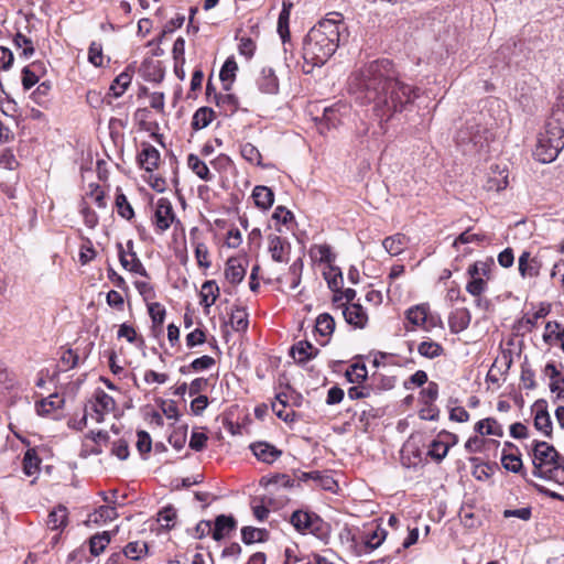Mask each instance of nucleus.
Returning <instances> with one entry per match:
<instances>
[{"instance_id":"obj_40","label":"nucleus","mask_w":564,"mask_h":564,"mask_svg":"<svg viewBox=\"0 0 564 564\" xmlns=\"http://www.w3.org/2000/svg\"><path fill=\"white\" fill-rule=\"evenodd\" d=\"M470 278L468 283L466 284V291L473 296H480L484 292H486L488 288L487 279L476 275L474 273H467Z\"/></svg>"},{"instance_id":"obj_23","label":"nucleus","mask_w":564,"mask_h":564,"mask_svg":"<svg viewBox=\"0 0 564 564\" xmlns=\"http://www.w3.org/2000/svg\"><path fill=\"white\" fill-rule=\"evenodd\" d=\"M118 517V513L116 511L115 507H111L109 505L100 506L98 509H96L93 513L88 514L87 520L85 523L87 525L90 524H104L108 521H112Z\"/></svg>"},{"instance_id":"obj_16","label":"nucleus","mask_w":564,"mask_h":564,"mask_svg":"<svg viewBox=\"0 0 564 564\" xmlns=\"http://www.w3.org/2000/svg\"><path fill=\"white\" fill-rule=\"evenodd\" d=\"M256 84L263 94L274 95L279 91V79L271 67H263L259 73Z\"/></svg>"},{"instance_id":"obj_5","label":"nucleus","mask_w":564,"mask_h":564,"mask_svg":"<svg viewBox=\"0 0 564 564\" xmlns=\"http://www.w3.org/2000/svg\"><path fill=\"white\" fill-rule=\"evenodd\" d=\"M488 131L476 123L468 122L456 134V143L465 153H476L487 144Z\"/></svg>"},{"instance_id":"obj_2","label":"nucleus","mask_w":564,"mask_h":564,"mask_svg":"<svg viewBox=\"0 0 564 564\" xmlns=\"http://www.w3.org/2000/svg\"><path fill=\"white\" fill-rule=\"evenodd\" d=\"M346 31L343 15L338 12H329L314 25L303 43V58L311 66L304 72L311 73L315 66L324 65L338 48Z\"/></svg>"},{"instance_id":"obj_56","label":"nucleus","mask_w":564,"mask_h":564,"mask_svg":"<svg viewBox=\"0 0 564 564\" xmlns=\"http://www.w3.org/2000/svg\"><path fill=\"white\" fill-rule=\"evenodd\" d=\"M195 258L197 261L198 267L208 269L212 265V262L209 261V251L205 243L197 242L195 243Z\"/></svg>"},{"instance_id":"obj_26","label":"nucleus","mask_w":564,"mask_h":564,"mask_svg":"<svg viewBox=\"0 0 564 564\" xmlns=\"http://www.w3.org/2000/svg\"><path fill=\"white\" fill-rule=\"evenodd\" d=\"M214 102L216 104V106L221 110V112L225 116L234 115L239 107L238 98L235 95L229 94V93H226V94L215 93Z\"/></svg>"},{"instance_id":"obj_63","label":"nucleus","mask_w":564,"mask_h":564,"mask_svg":"<svg viewBox=\"0 0 564 564\" xmlns=\"http://www.w3.org/2000/svg\"><path fill=\"white\" fill-rule=\"evenodd\" d=\"M137 440V448L141 455H145L150 453L152 448V441L148 432L145 431H139Z\"/></svg>"},{"instance_id":"obj_53","label":"nucleus","mask_w":564,"mask_h":564,"mask_svg":"<svg viewBox=\"0 0 564 564\" xmlns=\"http://www.w3.org/2000/svg\"><path fill=\"white\" fill-rule=\"evenodd\" d=\"M176 520V510L171 507H164L159 513H158V522L161 524L162 528L170 529L174 527Z\"/></svg>"},{"instance_id":"obj_1","label":"nucleus","mask_w":564,"mask_h":564,"mask_svg":"<svg viewBox=\"0 0 564 564\" xmlns=\"http://www.w3.org/2000/svg\"><path fill=\"white\" fill-rule=\"evenodd\" d=\"M348 91L360 105H371L378 129L369 132L367 122L356 129V138L368 149L377 148L387 132V123L411 106L419 97L417 88L400 79L390 59H376L352 73L348 78Z\"/></svg>"},{"instance_id":"obj_14","label":"nucleus","mask_w":564,"mask_h":564,"mask_svg":"<svg viewBox=\"0 0 564 564\" xmlns=\"http://www.w3.org/2000/svg\"><path fill=\"white\" fill-rule=\"evenodd\" d=\"M250 449L258 460L265 464H273L281 455L282 451L268 442H256L250 444Z\"/></svg>"},{"instance_id":"obj_62","label":"nucleus","mask_w":564,"mask_h":564,"mask_svg":"<svg viewBox=\"0 0 564 564\" xmlns=\"http://www.w3.org/2000/svg\"><path fill=\"white\" fill-rule=\"evenodd\" d=\"M88 61L96 67L102 65L104 56H102V46L100 43L93 42L88 50Z\"/></svg>"},{"instance_id":"obj_51","label":"nucleus","mask_w":564,"mask_h":564,"mask_svg":"<svg viewBox=\"0 0 564 564\" xmlns=\"http://www.w3.org/2000/svg\"><path fill=\"white\" fill-rule=\"evenodd\" d=\"M54 398H57V394H52L48 398L42 399L41 401L36 402L35 409L39 415H48L54 410L61 408V403L63 401H58V403H56L55 401H53Z\"/></svg>"},{"instance_id":"obj_57","label":"nucleus","mask_w":564,"mask_h":564,"mask_svg":"<svg viewBox=\"0 0 564 564\" xmlns=\"http://www.w3.org/2000/svg\"><path fill=\"white\" fill-rule=\"evenodd\" d=\"M494 265L492 261H476L469 265L467 273H474L489 280V274Z\"/></svg>"},{"instance_id":"obj_6","label":"nucleus","mask_w":564,"mask_h":564,"mask_svg":"<svg viewBox=\"0 0 564 564\" xmlns=\"http://www.w3.org/2000/svg\"><path fill=\"white\" fill-rule=\"evenodd\" d=\"M290 522L300 533L305 534L310 532L318 538L324 534L325 523L321 517L314 512L296 510L292 513Z\"/></svg>"},{"instance_id":"obj_55","label":"nucleus","mask_w":564,"mask_h":564,"mask_svg":"<svg viewBox=\"0 0 564 564\" xmlns=\"http://www.w3.org/2000/svg\"><path fill=\"white\" fill-rule=\"evenodd\" d=\"M346 376L350 382L359 383L367 379L368 370L366 365L355 364L347 370Z\"/></svg>"},{"instance_id":"obj_38","label":"nucleus","mask_w":564,"mask_h":564,"mask_svg":"<svg viewBox=\"0 0 564 564\" xmlns=\"http://www.w3.org/2000/svg\"><path fill=\"white\" fill-rule=\"evenodd\" d=\"M311 256L321 263H326L328 267L333 265L335 261V253L328 245H316L311 248Z\"/></svg>"},{"instance_id":"obj_64","label":"nucleus","mask_w":564,"mask_h":564,"mask_svg":"<svg viewBox=\"0 0 564 564\" xmlns=\"http://www.w3.org/2000/svg\"><path fill=\"white\" fill-rule=\"evenodd\" d=\"M422 400L425 404L433 403L438 397V384L436 382H429L427 386L421 391Z\"/></svg>"},{"instance_id":"obj_52","label":"nucleus","mask_w":564,"mask_h":564,"mask_svg":"<svg viewBox=\"0 0 564 564\" xmlns=\"http://www.w3.org/2000/svg\"><path fill=\"white\" fill-rule=\"evenodd\" d=\"M303 261L301 258L296 259L289 268L290 289L295 290L301 283L303 271Z\"/></svg>"},{"instance_id":"obj_34","label":"nucleus","mask_w":564,"mask_h":564,"mask_svg":"<svg viewBox=\"0 0 564 564\" xmlns=\"http://www.w3.org/2000/svg\"><path fill=\"white\" fill-rule=\"evenodd\" d=\"M132 80V75L124 70L120 73L111 83L109 91L115 98L121 97L128 87L130 86Z\"/></svg>"},{"instance_id":"obj_4","label":"nucleus","mask_w":564,"mask_h":564,"mask_svg":"<svg viewBox=\"0 0 564 564\" xmlns=\"http://www.w3.org/2000/svg\"><path fill=\"white\" fill-rule=\"evenodd\" d=\"M564 149V127L561 118H549L538 135L534 156L541 163H551Z\"/></svg>"},{"instance_id":"obj_60","label":"nucleus","mask_w":564,"mask_h":564,"mask_svg":"<svg viewBox=\"0 0 564 564\" xmlns=\"http://www.w3.org/2000/svg\"><path fill=\"white\" fill-rule=\"evenodd\" d=\"M31 67H37V64L33 63L31 66H25L22 69V86L25 90L31 89L39 82V76L31 69Z\"/></svg>"},{"instance_id":"obj_42","label":"nucleus","mask_w":564,"mask_h":564,"mask_svg":"<svg viewBox=\"0 0 564 564\" xmlns=\"http://www.w3.org/2000/svg\"><path fill=\"white\" fill-rule=\"evenodd\" d=\"M41 459L39 458L34 448H29L23 457V471L26 476H33L39 471V465Z\"/></svg>"},{"instance_id":"obj_30","label":"nucleus","mask_w":564,"mask_h":564,"mask_svg":"<svg viewBox=\"0 0 564 564\" xmlns=\"http://www.w3.org/2000/svg\"><path fill=\"white\" fill-rule=\"evenodd\" d=\"M291 8H292V3L283 2L282 10L280 11L279 19H278V33H279L284 45L286 44V42L290 39L289 22H290Z\"/></svg>"},{"instance_id":"obj_36","label":"nucleus","mask_w":564,"mask_h":564,"mask_svg":"<svg viewBox=\"0 0 564 564\" xmlns=\"http://www.w3.org/2000/svg\"><path fill=\"white\" fill-rule=\"evenodd\" d=\"M187 165L200 180L208 182L213 178V174L210 173L206 163L203 162L196 154L188 155Z\"/></svg>"},{"instance_id":"obj_31","label":"nucleus","mask_w":564,"mask_h":564,"mask_svg":"<svg viewBox=\"0 0 564 564\" xmlns=\"http://www.w3.org/2000/svg\"><path fill=\"white\" fill-rule=\"evenodd\" d=\"M238 65L234 57H228L221 66L219 78L223 83L224 89L228 91L236 77Z\"/></svg>"},{"instance_id":"obj_35","label":"nucleus","mask_w":564,"mask_h":564,"mask_svg":"<svg viewBox=\"0 0 564 564\" xmlns=\"http://www.w3.org/2000/svg\"><path fill=\"white\" fill-rule=\"evenodd\" d=\"M215 112L209 107L198 108L192 118V127L195 130L206 128L214 120Z\"/></svg>"},{"instance_id":"obj_7","label":"nucleus","mask_w":564,"mask_h":564,"mask_svg":"<svg viewBox=\"0 0 564 564\" xmlns=\"http://www.w3.org/2000/svg\"><path fill=\"white\" fill-rule=\"evenodd\" d=\"M116 409V401L111 395L106 393L102 389H96L93 400L90 401V417L97 423H101L105 416Z\"/></svg>"},{"instance_id":"obj_24","label":"nucleus","mask_w":564,"mask_h":564,"mask_svg":"<svg viewBox=\"0 0 564 564\" xmlns=\"http://www.w3.org/2000/svg\"><path fill=\"white\" fill-rule=\"evenodd\" d=\"M200 305L204 306L206 313L209 312V307L215 304L216 300L219 296V286L216 281L208 280L205 281L200 289Z\"/></svg>"},{"instance_id":"obj_9","label":"nucleus","mask_w":564,"mask_h":564,"mask_svg":"<svg viewBox=\"0 0 564 564\" xmlns=\"http://www.w3.org/2000/svg\"><path fill=\"white\" fill-rule=\"evenodd\" d=\"M118 257L120 264L123 269L137 273L143 276H147V270L144 269L142 262L138 258L137 253L133 251V242L129 240L127 242V250L124 249L121 242L117 243Z\"/></svg>"},{"instance_id":"obj_59","label":"nucleus","mask_w":564,"mask_h":564,"mask_svg":"<svg viewBox=\"0 0 564 564\" xmlns=\"http://www.w3.org/2000/svg\"><path fill=\"white\" fill-rule=\"evenodd\" d=\"M19 166V162L13 154L12 150L4 149L0 151V169L15 170Z\"/></svg>"},{"instance_id":"obj_37","label":"nucleus","mask_w":564,"mask_h":564,"mask_svg":"<svg viewBox=\"0 0 564 564\" xmlns=\"http://www.w3.org/2000/svg\"><path fill=\"white\" fill-rule=\"evenodd\" d=\"M324 279L326 280L328 288L333 292H339L343 285V273L340 268L333 265L327 267V270L323 272Z\"/></svg>"},{"instance_id":"obj_49","label":"nucleus","mask_w":564,"mask_h":564,"mask_svg":"<svg viewBox=\"0 0 564 564\" xmlns=\"http://www.w3.org/2000/svg\"><path fill=\"white\" fill-rule=\"evenodd\" d=\"M448 449H449L448 443L442 442L440 440H434L429 446L427 455L432 459H434L436 462H441L442 459H444L446 457Z\"/></svg>"},{"instance_id":"obj_8","label":"nucleus","mask_w":564,"mask_h":564,"mask_svg":"<svg viewBox=\"0 0 564 564\" xmlns=\"http://www.w3.org/2000/svg\"><path fill=\"white\" fill-rule=\"evenodd\" d=\"M172 203L169 198L162 197L156 202L152 223L158 234L166 231L175 219Z\"/></svg>"},{"instance_id":"obj_11","label":"nucleus","mask_w":564,"mask_h":564,"mask_svg":"<svg viewBox=\"0 0 564 564\" xmlns=\"http://www.w3.org/2000/svg\"><path fill=\"white\" fill-rule=\"evenodd\" d=\"M343 316L346 323L354 328L362 329L368 324V314L358 303L345 304L343 308Z\"/></svg>"},{"instance_id":"obj_21","label":"nucleus","mask_w":564,"mask_h":564,"mask_svg":"<svg viewBox=\"0 0 564 564\" xmlns=\"http://www.w3.org/2000/svg\"><path fill=\"white\" fill-rule=\"evenodd\" d=\"M471 321L469 311L465 307L456 308L448 317V326L453 334L465 330Z\"/></svg>"},{"instance_id":"obj_54","label":"nucleus","mask_w":564,"mask_h":564,"mask_svg":"<svg viewBox=\"0 0 564 564\" xmlns=\"http://www.w3.org/2000/svg\"><path fill=\"white\" fill-rule=\"evenodd\" d=\"M148 311L153 325L162 326L166 314L164 306L158 302L149 303Z\"/></svg>"},{"instance_id":"obj_58","label":"nucleus","mask_w":564,"mask_h":564,"mask_svg":"<svg viewBox=\"0 0 564 564\" xmlns=\"http://www.w3.org/2000/svg\"><path fill=\"white\" fill-rule=\"evenodd\" d=\"M116 206L118 208V214L126 219H131L134 215L133 208L128 202L124 194H118L116 197Z\"/></svg>"},{"instance_id":"obj_50","label":"nucleus","mask_w":564,"mask_h":564,"mask_svg":"<svg viewBox=\"0 0 564 564\" xmlns=\"http://www.w3.org/2000/svg\"><path fill=\"white\" fill-rule=\"evenodd\" d=\"M501 464L503 468L514 474L520 473L523 467L520 456L514 454H507L506 449H503L501 455Z\"/></svg>"},{"instance_id":"obj_19","label":"nucleus","mask_w":564,"mask_h":564,"mask_svg":"<svg viewBox=\"0 0 564 564\" xmlns=\"http://www.w3.org/2000/svg\"><path fill=\"white\" fill-rule=\"evenodd\" d=\"M247 267L243 260L231 257L226 262L225 278L231 284H239L246 275Z\"/></svg>"},{"instance_id":"obj_41","label":"nucleus","mask_w":564,"mask_h":564,"mask_svg":"<svg viewBox=\"0 0 564 564\" xmlns=\"http://www.w3.org/2000/svg\"><path fill=\"white\" fill-rule=\"evenodd\" d=\"M417 351L421 356L433 359L440 357L444 352V348L441 344L433 340H424L420 343Z\"/></svg>"},{"instance_id":"obj_47","label":"nucleus","mask_w":564,"mask_h":564,"mask_svg":"<svg viewBox=\"0 0 564 564\" xmlns=\"http://www.w3.org/2000/svg\"><path fill=\"white\" fill-rule=\"evenodd\" d=\"M13 43L17 48L22 50L21 55L24 58H30L31 56H33L35 50L33 46V42L30 37L19 32L14 35Z\"/></svg>"},{"instance_id":"obj_61","label":"nucleus","mask_w":564,"mask_h":564,"mask_svg":"<svg viewBox=\"0 0 564 564\" xmlns=\"http://www.w3.org/2000/svg\"><path fill=\"white\" fill-rule=\"evenodd\" d=\"M520 380L522 387L527 390H532L535 388V373L534 371L525 364L521 366V376Z\"/></svg>"},{"instance_id":"obj_28","label":"nucleus","mask_w":564,"mask_h":564,"mask_svg":"<svg viewBox=\"0 0 564 564\" xmlns=\"http://www.w3.org/2000/svg\"><path fill=\"white\" fill-rule=\"evenodd\" d=\"M252 198L257 207L265 210L273 205L274 194L269 187L258 185L252 191Z\"/></svg>"},{"instance_id":"obj_48","label":"nucleus","mask_w":564,"mask_h":564,"mask_svg":"<svg viewBox=\"0 0 564 564\" xmlns=\"http://www.w3.org/2000/svg\"><path fill=\"white\" fill-rule=\"evenodd\" d=\"M215 365V359L210 356L204 355L199 358L194 359L189 366H183L180 371L182 373H187L188 369H192L194 371H203L206 369H209Z\"/></svg>"},{"instance_id":"obj_10","label":"nucleus","mask_w":564,"mask_h":564,"mask_svg":"<svg viewBox=\"0 0 564 564\" xmlns=\"http://www.w3.org/2000/svg\"><path fill=\"white\" fill-rule=\"evenodd\" d=\"M542 268V261L539 257L532 256L529 251H523L518 259V270L523 279H534L539 276Z\"/></svg>"},{"instance_id":"obj_12","label":"nucleus","mask_w":564,"mask_h":564,"mask_svg":"<svg viewBox=\"0 0 564 564\" xmlns=\"http://www.w3.org/2000/svg\"><path fill=\"white\" fill-rule=\"evenodd\" d=\"M268 249L271 258L275 262H288L291 243L285 239L276 235H270L268 237Z\"/></svg>"},{"instance_id":"obj_18","label":"nucleus","mask_w":564,"mask_h":564,"mask_svg":"<svg viewBox=\"0 0 564 564\" xmlns=\"http://www.w3.org/2000/svg\"><path fill=\"white\" fill-rule=\"evenodd\" d=\"M318 351V348L313 346L310 341L300 340L291 347L290 355L297 364L304 365L315 358Z\"/></svg>"},{"instance_id":"obj_33","label":"nucleus","mask_w":564,"mask_h":564,"mask_svg":"<svg viewBox=\"0 0 564 564\" xmlns=\"http://www.w3.org/2000/svg\"><path fill=\"white\" fill-rule=\"evenodd\" d=\"M112 534L113 533H111L109 531H104V532L94 534L89 539L90 553L95 556H98L99 554H101L105 551V549L107 547V545L110 543Z\"/></svg>"},{"instance_id":"obj_32","label":"nucleus","mask_w":564,"mask_h":564,"mask_svg":"<svg viewBox=\"0 0 564 564\" xmlns=\"http://www.w3.org/2000/svg\"><path fill=\"white\" fill-rule=\"evenodd\" d=\"M229 324L235 332L245 333L249 326L248 313L243 307L232 310Z\"/></svg>"},{"instance_id":"obj_39","label":"nucleus","mask_w":564,"mask_h":564,"mask_svg":"<svg viewBox=\"0 0 564 564\" xmlns=\"http://www.w3.org/2000/svg\"><path fill=\"white\" fill-rule=\"evenodd\" d=\"M268 538V531L265 529H259L254 527H243L241 529V540L245 544H252L257 542H263Z\"/></svg>"},{"instance_id":"obj_45","label":"nucleus","mask_w":564,"mask_h":564,"mask_svg":"<svg viewBox=\"0 0 564 564\" xmlns=\"http://www.w3.org/2000/svg\"><path fill=\"white\" fill-rule=\"evenodd\" d=\"M148 551V545L145 542L134 541L129 542L123 549V555L127 558L138 561L140 560Z\"/></svg>"},{"instance_id":"obj_27","label":"nucleus","mask_w":564,"mask_h":564,"mask_svg":"<svg viewBox=\"0 0 564 564\" xmlns=\"http://www.w3.org/2000/svg\"><path fill=\"white\" fill-rule=\"evenodd\" d=\"M475 432L480 435L503 436L502 425L494 417H486L475 424Z\"/></svg>"},{"instance_id":"obj_25","label":"nucleus","mask_w":564,"mask_h":564,"mask_svg":"<svg viewBox=\"0 0 564 564\" xmlns=\"http://www.w3.org/2000/svg\"><path fill=\"white\" fill-rule=\"evenodd\" d=\"M409 239L403 234H395L382 240V247L390 256H399L406 248Z\"/></svg>"},{"instance_id":"obj_22","label":"nucleus","mask_w":564,"mask_h":564,"mask_svg":"<svg viewBox=\"0 0 564 564\" xmlns=\"http://www.w3.org/2000/svg\"><path fill=\"white\" fill-rule=\"evenodd\" d=\"M349 111V107L344 102H336L333 106L324 108L323 120L330 128L341 123V119Z\"/></svg>"},{"instance_id":"obj_3","label":"nucleus","mask_w":564,"mask_h":564,"mask_svg":"<svg viewBox=\"0 0 564 564\" xmlns=\"http://www.w3.org/2000/svg\"><path fill=\"white\" fill-rule=\"evenodd\" d=\"M529 455L532 458L535 477L564 485V458L554 446L543 441L533 440L527 445Z\"/></svg>"},{"instance_id":"obj_15","label":"nucleus","mask_w":564,"mask_h":564,"mask_svg":"<svg viewBox=\"0 0 564 564\" xmlns=\"http://www.w3.org/2000/svg\"><path fill=\"white\" fill-rule=\"evenodd\" d=\"M534 411V427L542 433L545 437H552V420L546 410L544 402H536L533 408Z\"/></svg>"},{"instance_id":"obj_44","label":"nucleus","mask_w":564,"mask_h":564,"mask_svg":"<svg viewBox=\"0 0 564 564\" xmlns=\"http://www.w3.org/2000/svg\"><path fill=\"white\" fill-rule=\"evenodd\" d=\"M427 318V307L416 305L406 311V319L414 326H423Z\"/></svg>"},{"instance_id":"obj_20","label":"nucleus","mask_w":564,"mask_h":564,"mask_svg":"<svg viewBox=\"0 0 564 564\" xmlns=\"http://www.w3.org/2000/svg\"><path fill=\"white\" fill-rule=\"evenodd\" d=\"M508 186V172L506 167L495 165L487 177L485 188L487 191L500 192Z\"/></svg>"},{"instance_id":"obj_13","label":"nucleus","mask_w":564,"mask_h":564,"mask_svg":"<svg viewBox=\"0 0 564 564\" xmlns=\"http://www.w3.org/2000/svg\"><path fill=\"white\" fill-rule=\"evenodd\" d=\"M161 154L159 150L151 143H141V151L138 153L137 160L141 169L147 172H153L160 162Z\"/></svg>"},{"instance_id":"obj_17","label":"nucleus","mask_w":564,"mask_h":564,"mask_svg":"<svg viewBox=\"0 0 564 564\" xmlns=\"http://www.w3.org/2000/svg\"><path fill=\"white\" fill-rule=\"evenodd\" d=\"M237 528V521L232 516L219 514L216 517L213 527V539L221 541L228 538Z\"/></svg>"},{"instance_id":"obj_46","label":"nucleus","mask_w":564,"mask_h":564,"mask_svg":"<svg viewBox=\"0 0 564 564\" xmlns=\"http://www.w3.org/2000/svg\"><path fill=\"white\" fill-rule=\"evenodd\" d=\"M241 156L251 164L262 166V155L258 148L252 143H243L240 147Z\"/></svg>"},{"instance_id":"obj_43","label":"nucleus","mask_w":564,"mask_h":564,"mask_svg":"<svg viewBox=\"0 0 564 564\" xmlns=\"http://www.w3.org/2000/svg\"><path fill=\"white\" fill-rule=\"evenodd\" d=\"M315 329L321 336H329L335 329L334 318L327 313L318 315L316 318Z\"/></svg>"},{"instance_id":"obj_29","label":"nucleus","mask_w":564,"mask_h":564,"mask_svg":"<svg viewBox=\"0 0 564 564\" xmlns=\"http://www.w3.org/2000/svg\"><path fill=\"white\" fill-rule=\"evenodd\" d=\"M68 514L66 507L59 505L47 517V527L51 530H62L67 525Z\"/></svg>"}]
</instances>
